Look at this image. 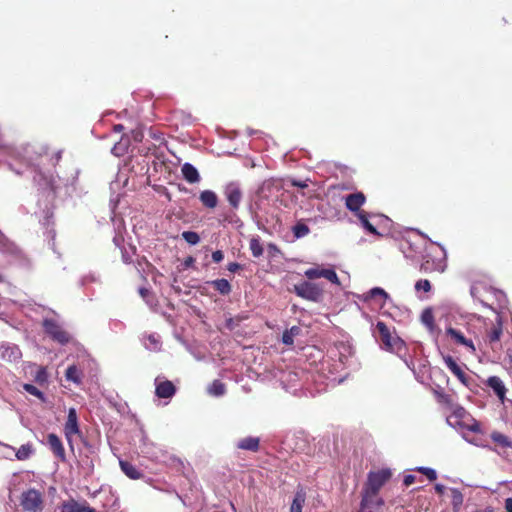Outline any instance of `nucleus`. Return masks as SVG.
<instances>
[{
  "instance_id": "obj_50",
  "label": "nucleus",
  "mask_w": 512,
  "mask_h": 512,
  "mask_svg": "<svg viewBox=\"0 0 512 512\" xmlns=\"http://www.w3.org/2000/svg\"><path fill=\"white\" fill-rule=\"evenodd\" d=\"M505 509L506 512H512V498H507L505 500Z\"/></svg>"
},
{
  "instance_id": "obj_4",
  "label": "nucleus",
  "mask_w": 512,
  "mask_h": 512,
  "mask_svg": "<svg viewBox=\"0 0 512 512\" xmlns=\"http://www.w3.org/2000/svg\"><path fill=\"white\" fill-rule=\"evenodd\" d=\"M20 506L25 512H41L44 507L43 494L34 488L22 492L20 496Z\"/></svg>"
},
{
  "instance_id": "obj_14",
  "label": "nucleus",
  "mask_w": 512,
  "mask_h": 512,
  "mask_svg": "<svg viewBox=\"0 0 512 512\" xmlns=\"http://www.w3.org/2000/svg\"><path fill=\"white\" fill-rule=\"evenodd\" d=\"M366 202V196L363 192H356L349 194L345 197V206L346 208L353 212L355 216L359 215L362 212H365L361 209V207Z\"/></svg>"
},
{
  "instance_id": "obj_45",
  "label": "nucleus",
  "mask_w": 512,
  "mask_h": 512,
  "mask_svg": "<svg viewBox=\"0 0 512 512\" xmlns=\"http://www.w3.org/2000/svg\"><path fill=\"white\" fill-rule=\"evenodd\" d=\"M291 185L293 187H298V188H301V189H304V188L308 187L307 180L306 181H301V180L293 179V180H291Z\"/></svg>"
},
{
  "instance_id": "obj_35",
  "label": "nucleus",
  "mask_w": 512,
  "mask_h": 512,
  "mask_svg": "<svg viewBox=\"0 0 512 512\" xmlns=\"http://www.w3.org/2000/svg\"><path fill=\"white\" fill-rule=\"evenodd\" d=\"M249 249H250L252 255L256 258L262 256L263 251H264L259 238H252L250 240Z\"/></svg>"
},
{
  "instance_id": "obj_28",
  "label": "nucleus",
  "mask_w": 512,
  "mask_h": 512,
  "mask_svg": "<svg viewBox=\"0 0 512 512\" xmlns=\"http://www.w3.org/2000/svg\"><path fill=\"white\" fill-rule=\"evenodd\" d=\"M490 437L494 443L502 448H512V441L503 433L499 431H493Z\"/></svg>"
},
{
  "instance_id": "obj_12",
  "label": "nucleus",
  "mask_w": 512,
  "mask_h": 512,
  "mask_svg": "<svg viewBox=\"0 0 512 512\" xmlns=\"http://www.w3.org/2000/svg\"><path fill=\"white\" fill-rule=\"evenodd\" d=\"M22 357V352L18 345L9 342H0V360L8 363L18 362Z\"/></svg>"
},
{
  "instance_id": "obj_43",
  "label": "nucleus",
  "mask_w": 512,
  "mask_h": 512,
  "mask_svg": "<svg viewBox=\"0 0 512 512\" xmlns=\"http://www.w3.org/2000/svg\"><path fill=\"white\" fill-rule=\"evenodd\" d=\"M368 294L370 298H376L378 296H381L384 300L388 298V294L379 287L372 288Z\"/></svg>"
},
{
  "instance_id": "obj_38",
  "label": "nucleus",
  "mask_w": 512,
  "mask_h": 512,
  "mask_svg": "<svg viewBox=\"0 0 512 512\" xmlns=\"http://www.w3.org/2000/svg\"><path fill=\"white\" fill-rule=\"evenodd\" d=\"M422 323L427 326L429 329H432L434 326V315L430 309H425L421 315Z\"/></svg>"
},
{
  "instance_id": "obj_37",
  "label": "nucleus",
  "mask_w": 512,
  "mask_h": 512,
  "mask_svg": "<svg viewBox=\"0 0 512 512\" xmlns=\"http://www.w3.org/2000/svg\"><path fill=\"white\" fill-rule=\"evenodd\" d=\"M23 389L30 395L37 397L42 402L46 401L44 393L42 391H40L36 386L26 383L23 385Z\"/></svg>"
},
{
  "instance_id": "obj_16",
  "label": "nucleus",
  "mask_w": 512,
  "mask_h": 512,
  "mask_svg": "<svg viewBox=\"0 0 512 512\" xmlns=\"http://www.w3.org/2000/svg\"><path fill=\"white\" fill-rule=\"evenodd\" d=\"M47 442H48L49 447H50L52 453L54 454V456L57 457L61 461H65V459H66L65 449H64V446H63L60 438L56 434L50 433L47 436Z\"/></svg>"
},
{
  "instance_id": "obj_42",
  "label": "nucleus",
  "mask_w": 512,
  "mask_h": 512,
  "mask_svg": "<svg viewBox=\"0 0 512 512\" xmlns=\"http://www.w3.org/2000/svg\"><path fill=\"white\" fill-rule=\"evenodd\" d=\"M418 471L423 473L430 481H434L437 478L436 471L432 468L420 467Z\"/></svg>"
},
{
  "instance_id": "obj_34",
  "label": "nucleus",
  "mask_w": 512,
  "mask_h": 512,
  "mask_svg": "<svg viewBox=\"0 0 512 512\" xmlns=\"http://www.w3.org/2000/svg\"><path fill=\"white\" fill-rule=\"evenodd\" d=\"M435 394V397L437 399V401L440 403V404H443L449 408H453L454 407V401H453V398L451 395L445 393L444 391L440 390V391H435L434 392Z\"/></svg>"
},
{
  "instance_id": "obj_19",
  "label": "nucleus",
  "mask_w": 512,
  "mask_h": 512,
  "mask_svg": "<svg viewBox=\"0 0 512 512\" xmlns=\"http://www.w3.org/2000/svg\"><path fill=\"white\" fill-rule=\"evenodd\" d=\"M122 472L132 480H139L144 477L142 471H140L134 464L126 460L119 461Z\"/></svg>"
},
{
  "instance_id": "obj_6",
  "label": "nucleus",
  "mask_w": 512,
  "mask_h": 512,
  "mask_svg": "<svg viewBox=\"0 0 512 512\" xmlns=\"http://www.w3.org/2000/svg\"><path fill=\"white\" fill-rule=\"evenodd\" d=\"M470 331L468 328L463 331L461 328L456 327H448L446 328V336L449 337L450 341L457 345V346H463L467 349L468 352L471 354H475L476 347L473 343V340L471 337H469Z\"/></svg>"
},
{
  "instance_id": "obj_5",
  "label": "nucleus",
  "mask_w": 512,
  "mask_h": 512,
  "mask_svg": "<svg viewBox=\"0 0 512 512\" xmlns=\"http://www.w3.org/2000/svg\"><path fill=\"white\" fill-rule=\"evenodd\" d=\"M449 419H453L455 425L467 429L471 432H482L481 424L475 420L463 407L457 406Z\"/></svg>"
},
{
  "instance_id": "obj_30",
  "label": "nucleus",
  "mask_w": 512,
  "mask_h": 512,
  "mask_svg": "<svg viewBox=\"0 0 512 512\" xmlns=\"http://www.w3.org/2000/svg\"><path fill=\"white\" fill-rule=\"evenodd\" d=\"M35 452L34 446L32 443L23 444L16 451L15 456L20 461H25L31 457V455Z\"/></svg>"
},
{
  "instance_id": "obj_15",
  "label": "nucleus",
  "mask_w": 512,
  "mask_h": 512,
  "mask_svg": "<svg viewBox=\"0 0 512 512\" xmlns=\"http://www.w3.org/2000/svg\"><path fill=\"white\" fill-rule=\"evenodd\" d=\"M443 360L446 367L458 378L462 384L467 386L469 377L461 368V366L454 360V358L450 355H447L443 357Z\"/></svg>"
},
{
  "instance_id": "obj_47",
  "label": "nucleus",
  "mask_w": 512,
  "mask_h": 512,
  "mask_svg": "<svg viewBox=\"0 0 512 512\" xmlns=\"http://www.w3.org/2000/svg\"><path fill=\"white\" fill-rule=\"evenodd\" d=\"M414 482H415V476H414V475H411V474L406 475V476L404 477V479H403V484H404L405 486H407V487H408V486H410V485H412Z\"/></svg>"
},
{
  "instance_id": "obj_18",
  "label": "nucleus",
  "mask_w": 512,
  "mask_h": 512,
  "mask_svg": "<svg viewBox=\"0 0 512 512\" xmlns=\"http://www.w3.org/2000/svg\"><path fill=\"white\" fill-rule=\"evenodd\" d=\"M486 384L491 388L497 397L503 402L506 396V387L498 376H491L487 379Z\"/></svg>"
},
{
  "instance_id": "obj_31",
  "label": "nucleus",
  "mask_w": 512,
  "mask_h": 512,
  "mask_svg": "<svg viewBox=\"0 0 512 512\" xmlns=\"http://www.w3.org/2000/svg\"><path fill=\"white\" fill-rule=\"evenodd\" d=\"M226 392V386L220 380H214L208 387V393L213 396H222Z\"/></svg>"
},
{
  "instance_id": "obj_40",
  "label": "nucleus",
  "mask_w": 512,
  "mask_h": 512,
  "mask_svg": "<svg viewBox=\"0 0 512 512\" xmlns=\"http://www.w3.org/2000/svg\"><path fill=\"white\" fill-rule=\"evenodd\" d=\"M48 380V373L45 367H40L35 374V381L38 384H44Z\"/></svg>"
},
{
  "instance_id": "obj_32",
  "label": "nucleus",
  "mask_w": 512,
  "mask_h": 512,
  "mask_svg": "<svg viewBox=\"0 0 512 512\" xmlns=\"http://www.w3.org/2000/svg\"><path fill=\"white\" fill-rule=\"evenodd\" d=\"M292 232L295 238H303L310 233V228L302 221H298L293 227Z\"/></svg>"
},
{
  "instance_id": "obj_29",
  "label": "nucleus",
  "mask_w": 512,
  "mask_h": 512,
  "mask_svg": "<svg viewBox=\"0 0 512 512\" xmlns=\"http://www.w3.org/2000/svg\"><path fill=\"white\" fill-rule=\"evenodd\" d=\"M301 333L299 326H292L290 329H286L282 335V342L285 345L291 346L294 343V338Z\"/></svg>"
},
{
  "instance_id": "obj_39",
  "label": "nucleus",
  "mask_w": 512,
  "mask_h": 512,
  "mask_svg": "<svg viewBox=\"0 0 512 512\" xmlns=\"http://www.w3.org/2000/svg\"><path fill=\"white\" fill-rule=\"evenodd\" d=\"M182 238L190 245H196L200 241L198 233L194 231H184L182 233Z\"/></svg>"
},
{
  "instance_id": "obj_21",
  "label": "nucleus",
  "mask_w": 512,
  "mask_h": 512,
  "mask_svg": "<svg viewBox=\"0 0 512 512\" xmlns=\"http://www.w3.org/2000/svg\"><path fill=\"white\" fill-rule=\"evenodd\" d=\"M181 172L184 179L190 184H194L200 181L198 170L190 163H184L181 167Z\"/></svg>"
},
{
  "instance_id": "obj_13",
  "label": "nucleus",
  "mask_w": 512,
  "mask_h": 512,
  "mask_svg": "<svg viewBox=\"0 0 512 512\" xmlns=\"http://www.w3.org/2000/svg\"><path fill=\"white\" fill-rule=\"evenodd\" d=\"M224 195L229 202L230 206L237 210L240 206L242 200V190L238 183L230 182L224 188Z\"/></svg>"
},
{
  "instance_id": "obj_23",
  "label": "nucleus",
  "mask_w": 512,
  "mask_h": 512,
  "mask_svg": "<svg viewBox=\"0 0 512 512\" xmlns=\"http://www.w3.org/2000/svg\"><path fill=\"white\" fill-rule=\"evenodd\" d=\"M305 501H306V492L303 488H299L295 492L293 501L290 506V512H302Z\"/></svg>"
},
{
  "instance_id": "obj_49",
  "label": "nucleus",
  "mask_w": 512,
  "mask_h": 512,
  "mask_svg": "<svg viewBox=\"0 0 512 512\" xmlns=\"http://www.w3.org/2000/svg\"><path fill=\"white\" fill-rule=\"evenodd\" d=\"M445 489H446V487L444 485H442V484H436L435 485V491L439 495H442L445 492Z\"/></svg>"
},
{
  "instance_id": "obj_3",
  "label": "nucleus",
  "mask_w": 512,
  "mask_h": 512,
  "mask_svg": "<svg viewBox=\"0 0 512 512\" xmlns=\"http://www.w3.org/2000/svg\"><path fill=\"white\" fill-rule=\"evenodd\" d=\"M376 329L379 333L381 344L386 350L391 352H400L405 348L403 340L398 336L392 335L390 329L384 322L378 321Z\"/></svg>"
},
{
  "instance_id": "obj_36",
  "label": "nucleus",
  "mask_w": 512,
  "mask_h": 512,
  "mask_svg": "<svg viewBox=\"0 0 512 512\" xmlns=\"http://www.w3.org/2000/svg\"><path fill=\"white\" fill-rule=\"evenodd\" d=\"M451 502L454 511L457 512L463 503V495L458 489H451Z\"/></svg>"
},
{
  "instance_id": "obj_1",
  "label": "nucleus",
  "mask_w": 512,
  "mask_h": 512,
  "mask_svg": "<svg viewBox=\"0 0 512 512\" xmlns=\"http://www.w3.org/2000/svg\"><path fill=\"white\" fill-rule=\"evenodd\" d=\"M445 252L440 246L426 249L420 271L423 273L443 272L445 268Z\"/></svg>"
},
{
  "instance_id": "obj_22",
  "label": "nucleus",
  "mask_w": 512,
  "mask_h": 512,
  "mask_svg": "<svg viewBox=\"0 0 512 512\" xmlns=\"http://www.w3.org/2000/svg\"><path fill=\"white\" fill-rule=\"evenodd\" d=\"M237 448L257 452L260 448V439L252 436L243 438L237 443Z\"/></svg>"
},
{
  "instance_id": "obj_26",
  "label": "nucleus",
  "mask_w": 512,
  "mask_h": 512,
  "mask_svg": "<svg viewBox=\"0 0 512 512\" xmlns=\"http://www.w3.org/2000/svg\"><path fill=\"white\" fill-rule=\"evenodd\" d=\"M211 284L221 295H229L232 287L228 280L222 278V279H216L208 282Z\"/></svg>"
},
{
  "instance_id": "obj_51",
  "label": "nucleus",
  "mask_w": 512,
  "mask_h": 512,
  "mask_svg": "<svg viewBox=\"0 0 512 512\" xmlns=\"http://www.w3.org/2000/svg\"><path fill=\"white\" fill-rule=\"evenodd\" d=\"M194 262V259L192 257H188L186 260H185V265L186 266H190L192 265V263Z\"/></svg>"
},
{
  "instance_id": "obj_7",
  "label": "nucleus",
  "mask_w": 512,
  "mask_h": 512,
  "mask_svg": "<svg viewBox=\"0 0 512 512\" xmlns=\"http://www.w3.org/2000/svg\"><path fill=\"white\" fill-rule=\"evenodd\" d=\"M392 474L389 469H382L376 472H369L367 482L363 487V491L372 494L378 493L385 483L391 478Z\"/></svg>"
},
{
  "instance_id": "obj_9",
  "label": "nucleus",
  "mask_w": 512,
  "mask_h": 512,
  "mask_svg": "<svg viewBox=\"0 0 512 512\" xmlns=\"http://www.w3.org/2000/svg\"><path fill=\"white\" fill-rule=\"evenodd\" d=\"M43 328L47 335L60 344H66L70 340L69 334L53 319H45Z\"/></svg>"
},
{
  "instance_id": "obj_25",
  "label": "nucleus",
  "mask_w": 512,
  "mask_h": 512,
  "mask_svg": "<svg viewBox=\"0 0 512 512\" xmlns=\"http://www.w3.org/2000/svg\"><path fill=\"white\" fill-rule=\"evenodd\" d=\"M83 373L76 365H70L65 372V377L68 381H71L77 385L82 383Z\"/></svg>"
},
{
  "instance_id": "obj_17",
  "label": "nucleus",
  "mask_w": 512,
  "mask_h": 512,
  "mask_svg": "<svg viewBox=\"0 0 512 512\" xmlns=\"http://www.w3.org/2000/svg\"><path fill=\"white\" fill-rule=\"evenodd\" d=\"M155 393L159 398H171L176 393V387L171 381L164 380L156 383Z\"/></svg>"
},
{
  "instance_id": "obj_52",
  "label": "nucleus",
  "mask_w": 512,
  "mask_h": 512,
  "mask_svg": "<svg viewBox=\"0 0 512 512\" xmlns=\"http://www.w3.org/2000/svg\"><path fill=\"white\" fill-rule=\"evenodd\" d=\"M122 129H123V125H121V124H118L115 126L116 131H122Z\"/></svg>"
},
{
  "instance_id": "obj_27",
  "label": "nucleus",
  "mask_w": 512,
  "mask_h": 512,
  "mask_svg": "<svg viewBox=\"0 0 512 512\" xmlns=\"http://www.w3.org/2000/svg\"><path fill=\"white\" fill-rule=\"evenodd\" d=\"M358 220L360 221L362 227L368 232L373 235L381 236V234L378 232V230L375 228L373 224L369 221V214L365 211L360 213L356 216Z\"/></svg>"
},
{
  "instance_id": "obj_41",
  "label": "nucleus",
  "mask_w": 512,
  "mask_h": 512,
  "mask_svg": "<svg viewBox=\"0 0 512 512\" xmlns=\"http://www.w3.org/2000/svg\"><path fill=\"white\" fill-rule=\"evenodd\" d=\"M415 290L417 292L424 291L429 292L431 290V284L430 281L427 279H420L415 283Z\"/></svg>"
},
{
  "instance_id": "obj_24",
  "label": "nucleus",
  "mask_w": 512,
  "mask_h": 512,
  "mask_svg": "<svg viewBox=\"0 0 512 512\" xmlns=\"http://www.w3.org/2000/svg\"><path fill=\"white\" fill-rule=\"evenodd\" d=\"M199 199L203 206L213 209L218 204V197L215 192L211 190H204L200 193Z\"/></svg>"
},
{
  "instance_id": "obj_54",
  "label": "nucleus",
  "mask_w": 512,
  "mask_h": 512,
  "mask_svg": "<svg viewBox=\"0 0 512 512\" xmlns=\"http://www.w3.org/2000/svg\"><path fill=\"white\" fill-rule=\"evenodd\" d=\"M471 294L474 295V288H471Z\"/></svg>"
},
{
  "instance_id": "obj_33",
  "label": "nucleus",
  "mask_w": 512,
  "mask_h": 512,
  "mask_svg": "<svg viewBox=\"0 0 512 512\" xmlns=\"http://www.w3.org/2000/svg\"><path fill=\"white\" fill-rule=\"evenodd\" d=\"M62 512H95V510L88 506H84L77 502H73L64 505Z\"/></svg>"
},
{
  "instance_id": "obj_2",
  "label": "nucleus",
  "mask_w": 512,
  "mask_h": 512,
  "mask_svg": "<svg viewBox=\"0 0 512 512\" xmlns=\"http://www.w3.org/2000/svg\"><path fill=\"white\" fill-rule=\"evenodd\" d=\"M293 291L298 297L311 302L322 301L324 295L323 286L310 281H303L294 285Z\"/></svg>"
},
{
  "instance_id": "obj_46",
  "label": "nucleus",
  "mask_w": 512,
  "mask_h": 512,
  "mask_svg": "<svg viewBox=\"0 0 512 512\" xmlns=\"http://www.w3.org/2000/svg\"><path fill=\"white\" fill-rule=\"evenodd\" d=\"M239 269H241V265L237 262H231L227 265V270L229 272L235 273Z\"/></svg>"
},
{
  "instance_id": "obj_11",
  "label": "nucleus",
  "mask_w": 512,
  "mask_h": 512,
  "mask_svg": "<svg viewBox=\"0 0 512 512\" xmlns=\"http://www.w3.org/2000/svg\"><path fill=\"white\" fill-rule=\"evenodd\" d=\"M80 433L76 409L71 407L68 410L67 420L64 425V434L70 446H72V437Z\"/></svg>"
},
{
  "instance_id": "obj_48",
  "label": "nucleus",
  "mask_w": 512,
  "mask_h": 512,
  "mask_svg": "<svg viewBox=\"0 0 512 512\" xmlns=\"http://www.w3.org/2000/svg\"><path fill=\"white\" fill-rule=\"evenodd\" d=\"M139 294L141 295V297L143 299H146L147 296L150 294V291H149V289L142 287L139 289Z\"/></svg>"
},
{
  "instance_id": "obj_10",
  "label": "nucleus",
  "mask_w": 512,
  "mask_h": 512,
  "mask_svg": "<svg viewBox=\"0 0 512 512\" xmlns=\"http://www.w3.org/2000/svg\"><path fill=\"white\" fill-rule=\"evenodd\" d=\"M304 275L309 280L325 278L333 284L340 285L339 278L334 269L317 266L305 270Z\"/></svg>"
},
{
  "instance_id": "obj_53",
  "label": "nucleus",
  "mask_w": 512,
  "mask_h": 512,
  "mask_svg": "<svg viewBox=\"0 0 512 512\" xmlns=\"http://www.w3.org/2000/svg\"><path fill=\"white\" fill-rule=\"evenodd\" d=\"M3 276L0 274V282H3Z\"/></svg>"
},
{
  "instance_id": "obj_20",
  "label": "nucleus",
  "mask_w": 512,
  "mask_h": 512,
  "mask_svg": "<svg viewBox=\"0 0 512 512\" xmlns=\"http://www.w3.org/2000/svg\"><path fill=\"white\" fill-rule=\"evenodd\" d=\"M502 334V322L501 320H498L496 324H493L492 327L487 330L486 339L488 343L493 347L495 344L500 342Z\"/></svg>"
},
{
  "instance_id": "obj_8",
  "label": "nucleus",
  "mask_w": 512,
  "mask_h": 512,
  "mask_svg": "<svg viewBox=\"0 0 512 512\" xmlns=\"http://www.w3.org/2000/svg\"><path fill=\"white\" fill-rule=\"evenodd\" d=\"M384 500L378 493L362 491L360 510L358 512H381Z\"/></svg>"
},
{
  "instance_id": "obj_44",
  "label": "nucleus",
  "mask_w": 512,
  "mask_h": 512,
  "mask_svg": "<svg viewBox=\"0 0 512 512\" xmlns=\"http://www.w3.org/2000/svg\"><path fill=\"white\" fill-rule=\"evenodd\" d=\"M224 258V254L221 250H216L212 253V260L215 262V263H219L223 260Z\"/></svg>"
}]
</instances>
